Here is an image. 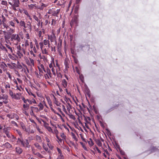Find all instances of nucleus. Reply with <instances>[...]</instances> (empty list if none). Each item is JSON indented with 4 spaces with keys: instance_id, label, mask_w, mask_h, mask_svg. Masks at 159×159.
Segmentation results:
<instances>
[{
    "instance_id": "obj_1",
    "label": "nucleus",
    "mask_w": 159,
    "mask_h": 159,
    "mask_svg": "<svg viewBox=\"0 0 159 159\" xmlns=\"http://www.w3.org/2000/svg\"><path fill=\"white\" fill-rule=\"evenodd\" d=\"M10 130L11 127H6L5 125H4V128L2 129V132L5 134H4L2 136L5 139L7 138L8 139H7V140H9L12 143H14L16 141L17 139L14 135L10 132Z\"/></svg>"
},
{
    "instance_id": "obj_2",
    "label": "nucleus",
    "mask_w": 159,
    "mask_h": 159,
    "mask_svg": "<svg viewBox=\"0 0 159 159\" xmlns=\"http://www.w3.org/2000/svg\"><path fill=\"white\" fill-rule=\"evenodd\" d=\"M7 39H10V40L14 44L17 45L18 43L20 41V38L18 34H11V36H8Z\"/></svg>"
},
{
    "instance_id": "obj_3",
    "label": "nucleus",
    "mask_w": 159,
    "mask_h": 159,
    "mask_svg": "<svg viewBox=\"0 0 159 159\" xmlns=\"http://www.w3.org/2000/svg\"><path fill=\"white\" fill-rule=\"evenodd\" d=\"M17 144L25 148H29V142L27 139L25 140L23 139L18 138L17 141Z\"/></svg>"
},
{
    "instance_id": "obj_4",
    "label": "nucleus",
    "mask_w": 159,
    "mask_h": 159,
    "mask_svg": "<svg viewBox=\"0 0 159 159\" xmlns=\"http://www.w3.org/2000/svg\"><path fill=\"white\" fill-rule=\"evenodd\" d=\"M8 96L6 94L0 95V107L3 105V104H7L9 102Z\"/></svg>"
},
{
    "instance_id": "obj_5",
    "label": "nucleus",
    "mask_w": 159,
    "mask_h": 159,
    "mask_svg": "<svg viewBox=\"0 0 159 159\" xmlns=\"http://www.w3.org/2000/svg\"><path fill=\"white\" fill-rule=\"evenodd\" d=\"M48 39L50 42L52 43H54V45H56L57 42L55 34L52 31L51 34H48L47 35Z\"/></svg>"
},
{
    "instance_id": "obj_6",
    "label": "nucleus",
    "mask_w": 159,
    "mask_h": 159,
    "mask_svg": "<svg viewBox=\"0 0 159 159\" xmlns=\"http://www.w3.org/2000/svg\"><path fill=\"white\" fill-rule=\"evenodd\" d=\"M60 12V9H57L55 11L53 9H49L47 13L49 14H52V16L58 17V15Z\"/></svg>"
},
{
    "instance_id": "obj_7",
    "label": "nucleus",
    "mask_w": 159,
    "mask_h": 159,
    "mask_svg": "<svg viewBox=\"0 0 159 159\" xmlns=\"http://www.w3.org/2000/svg\"><path fill=\"white\" fill-rule=\"evenodd\" d=\"M19 4V2L18 0H14L12 8L15 11H18Z\"/></svg>"
},
{
    "instance_id": "obj_8",
    "label": "nucleus",
    "mask_w": 159,
    "mask_h": 159,
    "mask_svg": "<svg viewBox=\"0 0 159 159\" xmlns=\"http://www.w3.org/2000/svg\"><path fill=\"white\" fill-rule=\"evenodd\" d=\"M4 28L6 29V30L8 32L9 34L11 35V34H12L13 33L15 32V30L14 29H13L11 28L10 26H9L7 25H5L4 27Z\"/></svg>"
},
{
    "instance_id": "obj_9",
    "label": "nucleus",
    "mask_w": 159,
    "mask_h": 159,
    "mask_svg": "<svg viewBox=\"0 0 159 159\" xmlns=\"http://www.w3.org/2000/svg\"><path fill=\"white\" fill-rule=\"evenodd\" d=\"M69 61L68 60H65L64 62V65L65 66V68L64 70V72L65 73H67L68 72V69L69 68Z\"/></svg>"
},
{
    "instance_id": "obj_10",
    "label": "nucleus",
    "mask_w": 159,
    "mask_h": 159,
    "mask_svg": "<svg viewBox=\"0 0 159 159\" xmlns=\"http://www.w3.org/2000/svg\"><path fill=\"white\" fill-rule=\"evenodd\" d=\"M50 47H48L47 46H45L41 49L42 52L43 54L48 55L49 52V48Z\"/></svg>"
},
{
    "instance_id": "obj_11",
    "label": "nucleus",
    "mask_w": 159,
    "mask_h": 159,
    "mask_svg": "<svg viewBox=\"0 0 159 159\" xmlns=\"http://www.w3.org/2000/svg\"><path fill=\"white\" fill-rule=\"evenodd\" d=\"M26 31H25V32H28L27 30H29L31 32L32 30V25L31 23L29 21L27 22L26 23Z\"/></svg>"
},
{
    "instance_id": "obj_12",
    "label": "nucleus",
    "mask_w": 159,
    "mask_h": 159,
    "mask_svg": "<svg viewBox=\"0 0 159 159\" xmlns=\"http://www.w3.org/2000/svg\"><path fill=\"white\" fill-rule=\"evenodd\" d=\"M25 52L22 51H17L16 53V54L19 58H21L23 57V54L25 55Z\"/></svg>"
},
{
    "instance_id": "obj_13",
    "label": "nucleus",
    "mask_w": 159,
    "mask_h": 159,
    "mask_svg": "<svg viewBox=\"0 0 159 159\" xmlns=\"http://www.w3.org/2000/svg\"><path fill=\"white\" fill-rule=\"evenodd\" d=\"M8 25L9 26H11L12 28H15V23L13 19L10 20L8 22Z\"/></svg>"
},
{
    "instance_id": "obj_14",
    "label": "nucleus",
    "mask_w": 159,
    "mask_h": 159,
    "mask_svg": "<svg viewBox=\"0 0 159 159\" xmlns=\"http://www.w3.org/2000/svg\"><path fill=\"white\" fill-rule=\"evenodd\" d=\"M2 147H5L7 148H12V146L8 142H7L2 145Z\"/></svg>"
},
{
    "instance_id": "obj_15",
    "label": "nucleus",
    "mask_w": 159,
    "mask_h": 159,
    "mask_svg": "<svg viewBox=\"0 0 159 159\" xmlns=\"http://www.w3.org/2000/svg\"><path fill=\"white\" fill-rule=\"evenodd\" d=\"M21 99L23 101L24 104H30V103H31L30 100L28 99H25L23 96L21 97Z\"/></svg>"
},
{
    "instance_id": "obj_16",
    "label": "nucleus",
    "mask_w": 159,
    "mask_h": 159,
    "mask_svg": "<svg viewBox=\"0 0 159 159\" xmlns=\"http://www.w3.org/2000/svg\"><path fill=\"white\" fill-rule=\"evenodd\" d=\"M84 118L85 123H87L88 124L91 123V119L89 117L84 116Z\"/></svg>"
},
{
    "instance_id": "obj_17",
    "label": "nucleus",
    "mask_w": 159,
    "mask_h": 159,
    "mask_svg": "<svg viewBox=\"0 0 159 159\" xmlns=\"http://www.w3.org/2000/svg\"><path fill=\"white\" fill-rule=\"evenodd\" d=\"M15 150L17 153L18 154H20L22 153L23 152L22 149L19 147H16V148Z\"/></svg>"
},
{
    "instance_id": "obj_18",
    "label": "nucleus",
    "mask_w": 159,
    "mask_h": 159,
    "mask_svg": "<svg viewBox=\"0 0 159 159\" xmlns=\"http://www.w3.org/2000/svg\"><path fill=\"white\" fill-rule=\"evenodd\" d=\"M43 42L44 45L46 46L48 45V46H47L48 47H50L51 44L50 43V41L48 39H44Z\"/></svg>"
},
{
    "instance_id": "obj_19",
    "label": "nucleus",
    "mask_w": 159,
    "mask_h": 159,
    "mask_svg": "<svg viewBox=\"0 0 159 159\" xmlns=\"http://www.w3.org/2000/svg\"><path fill=\"white\" fill-rule=\"evenodd\" d=\"M38 68L39 72L43 73V70L45 69L44 66L42 64H39V66H38Z\"/></svg>"
},
{
    "instance_id": "obj_20",
    "label": "nucleus",
    "mask_w": 159,
    "mask_h": 159,
    "mask_svg": "<svg viewBox=\"0 0 159 159\" xmlns=\"http://www.w3.org/2000/svg\"><path fill=\"white\" fill-rule=\"evenodd\" d=\"M42 33H43V34L45 33V30L44 29H42V30L39 31L38 32V35L39 38L41 37L42 38H43V36L42 35Z\"/></svg>"
},
{
    "instance_id": "obj_21",
    "label": "nucleus",
    "mask_w": 159,
    "mask_h": 159,
    "mask_svg": "<svg viewBox=\"0 0 159 159\" xmlns=\"http://www.w3.org/2000/svg\"><path fill=\"white\" fill-rule=\"evenodd\" d=\"M21 94L20 93H14V95L12 98H13L16 100H19L20 99V96Z\"/></svg>"
},
{
    "instance_id": "obj_22",
    "label": "nucleus",
    "mask_w": 159,
    "mask_h": 159,
    "mask_svg": "<svg viewBox=\"0 0 159 159\" xmlns=\"http://www.w3.org/2000/svg\"><path fill=\"white\" fill-rule=\"evenodd\" d=\"M5 46L6 48L8 49L7 50L11 53L13 52V49L10 44H5Z\"/></svg>"
},
{
    "instance_id": "obj_23",
    "label": "nucleus",
    "mask_w": 159,
    "mask_h": 159,
    "mask_svg": "<svg viewBox=\"0 0 159 159\" xmlns=\"http://www.w3.org/2000/svg\"><path fill=\"white\" fill-rule=\"evenodd\" d=\"M17 52L19 51H22L25 52V50L26 49L24 48H22L21 46L19 45L17 46L16 47Z\"/></svg>"
},
{
    "instance_id": "obj_24",
    "label": "nucleus",
    "mask_w": 159,
    "mask_h": 159,
    "mask_svg": "<svg viewBox=\"0 0 159 159\" xmlns=\"http://www.w3.org/2000/svg\"><path fill=\"white\" fill-rule=\"evenodd\" d=\"M62 84L64 88H66L67 86L68 83L65 79H63L62 80Z\"/></svg>"
},
{
    "instance_id": "obj_25",
    "label": "nucleus",
    "mask_w": 159,
    "mask_h": 159,
    "mask_svg": "<svg viewBox=\"0 0 159 159\" xmlns=\"http://www.w3.org/2000/svg\"><path fill=\"white\" fill-rule=\"evenodd\" d=\"M29 59L30 62V66L33 67L34 66V59L31 58H29Z\"/></svg>"
},
{
    "instance_id": "obj_26",
    "label": "nucleus",
    "mask_w": 159,
    "mask_h": 159,
    "mask_svg": "<svg viewBox=\"0 0 159 159\" xmlns=\"http://www.w3.org/2000/svg\"><path fill=\"white\" fill-rule=\"evenodd\" d=\"M35 139L36 141L39 143L42 142V139L40 136L39 135H37L35 136Z\"/></svg>"
},
{
    "instance_id": "obj_27",
    "label": "nucleus",
    "mask_w": 159,
    "mask_h": 159,
    "mask_svg": "<svg viewBox=\"0 0 159 159\" xmlns=\"http://www.w3.org/2000/svg\"><path fill=\"white\" fill-rule=\"evenodd\" d=\"M35 74L36 75L37 77L39 78V79H40L43 76V73H41L40 72H39V74H38L37 72L35 71Z\"/></svg>"
},
{
    "instance_id": "obj_28",
    "label": "nucleus",
    "mask_w": 159,
    "mask_h": 159,
    "mask_svg": "<svg viewBox=\"0 0 159 159\" xmlns=\"http://www.w3.org/2000/svg\"><path fill=\"white\" fill-rule=\"evenodd\" d=\"M55 61H56V64L55 63L54 61V63H53V66H54V67L56 68V67H57L58 69H59V70H60V65L58 64L57 60H56Z\"/></svg>"
},
{
    "instance_id": "obj_29",
    "label": "nucleus",
    "mask_w": 159,
    "mask_h": 159,
    "mask_svg": "<svg viewBox=\"0 0 159 159\" xmlns=\"http://www.w3.org/2000/svg\"><path fill=\"white\" fill-rule=\"evenodd\" d=\"M4 86L5 88L7 89L10 88L11 87L10 84L8 82H6L4 83Z\"/></svg>"
},
{
    "instance_id": "obj_30",
    "label": "nucleus",
    "mask_w": 159,
    "mask_h": 159,
    "mask_svg": "<svg viewBox=\"0 0 159 159\" xmlns=\"http://www.w3.org/2000/svg\"><path fill=\"white\" fill-rule=\"evenodd\" d=\"M30 104H23V107L24 110H27L29 109Z\"/></svg>"
},
{
    "instance_id": "obj_31",
    "label": "nucleus",
    "mask_w": 159,
    "mask_h": 159,
    "mask_svg": "<svg viewBox=\"0 0 159 159\" xmlns=\"http://www.w3.org/2000/svg\"><path fill=\"white\" fill-rule=\"evenodd\" d=\"M36 7V4H30L28 5V8L29 9L32 10L34 8H35Z\"/></svg>"
},
{
    "instance_id": "obj_32",
    "label": "nucleus",
    "mask_w": 159,
    "mask_h": 159,
    "mask_svg": "<svg viewBox=\"0 0 159 159\" xmlns=\"http://www.w3.org/2000/svg\"><path fill=\"white\" fill-rule=\"evenodd\" d=\"M15 113L9 114L7 115V116L10 119H12L14 118Z\"/></svg>"
},
{
    "instance_id": "obj_33",
    "label": "nucleus",
    "mask_w": 159,
    "mask_h": 159,
    "mask_svg": "<svg viewBox=\"0 0 159 159\" xmlns=\"http://www.w3.org/2000/svg\"><path fill=\"white\" fill-rule=\"evenodd\" d=\"M0 49H2V51L5 52H8V50H7V49L6 48V46H0Z\"/></svg>"
},
{
    "instance_id": "obj_34",
    "label": "nucleus",
    "mask_w": 159,
    "mask_h": 159,
    "mask_svg": "<svg viewBox=\"0 0 159 159\" xmlns=\"http://www.w3.org/2000/svg\"><path fill=\"white\" fill-rule=\"evenodd\" d=\"M2 24L3 25V26L4 27V25H7V24L5 23V22L6 21V19L5 18V17L3 15H2Z\"/></svg>"
},
{
    "instance_id": "obj_35",
    "label": "nucleus",
    "mask_w": 159,
    "mask_h": 159,
    "mask_svg": "<svg viewBox=\"0 0 159 159\" xmlns=\"http://www.w3.org/2000/svg\"><path fill=\"white\" fill-rule=\"evenodd\" d=\"M34 145L36 148L39 150H41L42 149L41 146L39 145L38 143H35L34 144Z\"/></svg>"
},
{
    "instance_id": "obj_36",
    "label": "nucleus",
    "mask_w": 159,
    "mask_h": 159,
    "mask_svg": "<svg viewBox=\"0 0 159 159\" xmlns=\"http://www.w3.org/2000/svg\"><path fill=\"white\" fill-rule=\"evenodd\" d=\"M71 135L72 138L76 142L78 141V139L76 138V136L75 134L73 132H71Z\"/></svg>"
},
{
    "instance_id": "obj_37",
    "label": "nucleus",
    "mask_w": 159,
    "mask_h": 159,
    "mask_svg": "<svg viewBox=\"0 0 159 159\" xmlns=\"http://www.w3.org/2000/svg\"><path fill=\"white\" fill-rule=\"evenodd\" d=\"M30 109H32V110L34 111V112H38L39 110V109L37 107H31Z\"/></svg>"
},
{
    "instance_id": "obj_38",
    "label": "nucleus",
    "mask_w": 159,
    "mask_h": 159,
    "mask_svg": "<svg viewBox=\"0 0 159 159\" xmlns=\"http://www.w3.org/2000/svg\"><path fill=\"white\" fill-rule=\"evenodd\" d=\"M46 74H47L48 75L50 78L52 77V75L51 70L48 67H47V69H46Z\"/></svg>"
},
{
    "instance_id": "obj_39",
    "label": "nucleus",
    "mask_w": 159,
    "mask_h": 159,
    "mask_svg": "<svg viewBox=\"0 0 159 159\" xmlns=\"http://www.w3.org/2000/svg\"><path fill=\"white\" fill-rule=\"evenodd\" d=\"M38 106L39 107V111L43 110L44 107L43 104L41 102H39Z\"/></svg>"
},
{
    "instance_id": "obj_40",
    "label": "nucleus",
    "mask_w": 159,
    "mask_h": 159,
    "mask_svg": "<svg viewBox=\"0 0 159 159\" xmlns=\"http://www.w3.org/2000/svg\"><path fill=\"white\" fill-rule=\"evenodd\" d=\"M96 142L97 144L99 147H101L102 146V143L101 142L99 139H97Z\"/></svg>"
},
{
    "instance_id": "obj_41",
    "label": "nucleus",
    "mask_w": 159,
    "mask_h": 159,
    "mask_svg": "<svg viewBox=\"0 0 159 159\" xmlns=\"http://www.w3.org/2000/svg\"><path fill=\"white\" fill-rule=\"evenodd\" d=\"M26 68H23L22 69V71H23L24 73H25L26 74V70H27L28 72H29V70L28 69L27 66H26L24 65Z\"/></svg>"
},
{
    "instance_id": "obj_42",
    "label": "nucleus",
    "mask_w": 159,
    "mask_h": 159,
    "mask_svg": "<svg viewBox=\"0 0 159 159\" xmlns=\"http://www.w3.org/2000/svg\"><path fill=\"white\" fill-rule=\"evenodd\" d=\"M25 22L23 20H21L20 21V23L19 24V25L20 27H22L23 26H24V25L25 24Z\"/></svg>"
},
{
    "instance_id": "obj_43",
    "label": "nucleus",
    "mask_w": 159,
    "mask_h": 159,
    "mask_svg": "<svg viewBox=\"0 0 159 159\" xmlns=\"http://www.w3.org/2000/svg\"><path fill=\"white\" fill-rule=\"evenodd\" d=\"M64 157L62 154H58L57 159H64Z\"/></svg>"
},
{
    "instance_id": "obj_44",
    "label": "nucleus",
    "mask_w": 159,
    "mask_h": 159,
    "mask_svg": "<svg viewBox=\"0 0 159 159\" xmlns=\"http://www.w3.org/2000/svg\"><path fill=\"white\" fill-rule=\"evenodd\" d=\"M79 78L81 80V81L83 83L84 81V79L83 75L82 74L79 75Z\"/></svg>"
},
{
    "instance_id": "obj_45",
    "label": "nucleus",
    "mask_w": 159,
    "mask_h": 159,
    "mask_svg": "<svg viewBox=\"0 0 159 159\" xmlns=\"http://www.w3.org/2000/svg\"><path fill=\"white\" fill-rule=\"evenodd\" d=\"M56 138L58 140V142L59 143V144H61L62 143V139H61V138H60L57 135L56 136Z\"/></svg>"
},
{
    "instance_id": "obj_46",
    "label": "nucleus",
    "mask_w": 159,
    "mask_h": 159,
    "mask_svg": "<svg viewBox=\"0 0 159 159\" xmlns=\"http://www.w3.org/2000/svg\"><path fill=\"white\" fill-rule=\"evenodd\" d=\"M13 19L14 22H16L17 24H20V21L16 17H14L13 18Z\"/></svg>"
},
{
    "instance_id": "obj_47",
    "label": "nucleus",
    "mask_w": 159,
    "mask_h": 159,
    "mask_svg": "<svg viewBox=\"0 0 159 159\" xmlns=\"http://www.w3.org/2000/svg\"><path fill=\"white\" fill-rule=\"evenodd\" d=\"M61 137L63 140H65L66 139V136L63 133H61Z\"/></svg>"
},
{
    "instance_id": "obj_48",
    "label": "nucleus",
    "mask_w": 159,
    "mask_h": 159,
    "mask_svg": "<svg viewBox=\"0 0 159 159\" xmlns=\"http://www.w3.org/2000/svg\"><path fill=\"white\" fill-rule=\"evenodd\" d=\"M16 87L17 89L20 91H21L22 90H23V88L21 86H19L18 85H16Z\"/></svg>"
},
{
    "instance_id": "obj_49",
    "label": "nucleus",
    "mask_w": 159,
    "mask_h": 159,
    "mask_svg": "<svg viewBox=\"0 0 159 159\" xmlns=\"http://www.w3.org/2000/svg\"><path fill=\"white\" fill-rule=\"evenodd\" d=\"M47 144L48 147L50 149H53V148H54V146L51 143H47Z\"/></svg>"
},
{
    "instance_id": "obj_50",
    "label": "nucleus",
    "mask_w": 159,
    "mask_h": 159,
    "mask_svg": "<svg viewBox=\"0 0 159 159\" xmlns=\"http://www.w3.org/2000/svg\"><path fill=\"white\" fill-rule=\"evenodd\" d=\"M33 18L37 22H39V19L35 15H33Z\"/></svg>"
},
{
    "instance_id": "obj_51",
    "label": "nucleus",
    "mask_w": 159,
    "mask_h": 159,
    "mask_svg": "<svg viewBox=\"0 0 159 159\" xmlns=\"http://www.w3.org/2000/svg\"><path fill=\"white\" fill-rule=\"evenodd\" d=\"M24 44L25 45V49H26L27 47L29 45L28 40H25Z\"/></svg>"
},
{
    "instance_id": "obj_52",
    "label": "nucleus",
    "mask_w": 159,
    "mask_h": 159,
    "mask_svg": "<svg viewBox=\"0 0 159 159\" xmlns=\"http://www.w3.org/2000/svg\"><path fill=\"white\" fill-rule=\"evenodd\" d=\"M35 155H37L38 157L40 158H43V156L40 153L38 152H36L35 154Z\"/></svg>"
},
{
    "instance_id": "obj_53",
    "label": "nucleus",
    "mask_w": 159,
    "mask_h": 159,
    "mask_svg": "<svg viewBox=\"0 0 159 159\" xmlns=\"http://www.w3.org/2000/svg\"><path fill=\"white\" fill-rule=\"evenodd\" d=\"M66 107L67 110L69 111L70 110V109H71V106L69 103H67V105Z\"/></svg>"
},
{
    "instance_id": "obj_54",
    "label": "nucleus",
    "mask_w": 159,
    "mask_h": 159,
    "mask_svg": "<svg viewBox=\"0 0 159 159\" xmlns=\"http://www.w3.org/2000/svg\"><path fill=\"white\" fill-rule=\"evenodd\" d=\"M53 63H54V60L52 61L51 62V63H50L49 65V68H52L54 67Z\"/></svg>"
},
{
    "instance_id": "obj_55",
    "label": "nucleus",
    "mask_w": 159,
    "mask_h": 159,
    "mask_svg": "<svg viewBox=\"0 0 159 159\" xmlns=\"http://www.w3.org/2000/svg\"><path fill=\"white\" fill-rule=\"evenodd\" d=\"M35 128L37 130L40 134L43 133V131L41 130V129L39 128V126H36V127Z\"/></svg>"
},
{
    "instance_id": "obj_56",
    "label": "nucleus",
    "mask_w": 159,
    "mask_h": 159,
    "mask_svg": "<svg viewBox=\"0 0 159 159\" xmlns=\"http://www.w3.org/2000/svg\"><path fill=\"white\" fill-rule=\"evenodd\" d=\"M11 123L13 125L16 126L17 127H18V125H17V123L15 121H13V120L11 121Z\"/></svg>"
},
{
    "instance_id": "obj_57",
    "label": "nucleus",
    "mask_w": 159,
    "mask_h": 159,
    "mask_svg": "<svg viewBox=\"0 0 159 159\" xmlns=\"http://www.w3.org/2000/svg\"><path fill=\"white\" fill-rule=\"evenodd\" d=\"M56 23V20L54 19H52V20L51 25H52L54 26L55 25Z\"/></svg>"
},
{
    "instance_id": "obj_58",
    "label": "nucleus",
    "mask_w": 159,
    "mask_h": 159,
    "mask_svg": "<svg viewBox=\"0 0 159 159\" xmlns=\"http://www.w3.org/2000/svg\"><path fill=\"white\" fill-rule=\"evenodd\" d=\"M9 95L12 98L14 94H13L12 91L10 89L9 90Z\"/></svg>"
},
{
    "instance_id": "obj_59",
    "label": "nucleus",
    "mask_w": 159,
    "mask_h": 159,
    "mask_svg": "<svg viewBox=\"0 0 159 159\" xmlns=\"http://www.w3.org/2000/svg\"><path fill=\"white\" fill-rule=\"evenodd\" d=\"M7 66L6 65L5 63L1 64L0 65V67L1 68L4 69V68H5Z\"/></svg>"
},
{
    "instance_id": "obj_60",
    "label": "nucleus",
    "mask_w": 159,
    "mask_h": 159,
    "mask_svg": "<svg viewBox=\"0 0 159 159\" xmlns=\"http://www.w3.org/2000/svg\"><path fill=\"white\" fill-rule=\"evenodd\" d=\"M54 67H53L51 69V70L53 74L54 75H56V73L55 72V69L54 68Z\"/></svg>"
},
{
    "instance_id": "obj_61",
    "label": "nucleus",
    "mask_w": 159,
    "mask_h": 159,
    "mask_svg": "<svg viewBox=\"0 0 159 159\" xmlns=\"http://www.w3.org/2000/svg\"><path fill=\"white\" fill-rule=\"evenodd\" d=\"M16 131L19 136L21 137L22 136V134L21 132L19 129H16Z\"/></svg>"
},
{
    "instance_id": "obj_62",
    "label": "nucleus",
    "mask_w": 159,
    "mask_h": 159,
    "mask_svg": "<svg viewBox=\"0 0 159 159\" xmlns=\"http://www.w3.org/2000/svg\"><path fill=\"white\" fill-rule=\"evenodd\" d=\"M30 101H31V103H30V104H31L32 103L37 104V102H36V100H35V99H34V98H32L31 100H30Z\"/></svg>"
},
{
    "instance_id": "obj_63",
    "label": "nucleus",
    "mask_w": 159,
    "mask_h": 159,
    "mask_svg": "<svg viewBox=\"0 0 159 159\" xmlns=\"http://www.w3.org/2000/svg\"><path fill=\"white\" fill-rule=\"evenodd\" d=\"M6 74L8 75L9 78L11 80L12 79V76L11 75L10 72L9 71H7L6 72Z\"/></svg>"
},
{
    "instance_id": "obj_64",
    "label": "nucleus",
    "mask_w": 159,
    "mask_h": 159,
    "mask_svg": "<svg viewBox=\"0 0 159 159\" xmlns=\"http://www.w3.org/2000/svg\"><path fill=\"white\" fill-rule=\"evenodd\" d=\"M57 150L58 152V154H62V152L61 150L58 148L57 147Z\"/></svg>"
}]
</instances>
